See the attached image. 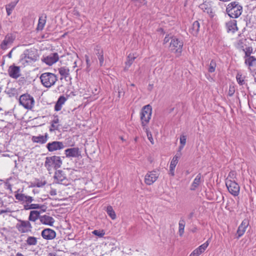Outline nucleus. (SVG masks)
Masks as SVG:
<instances>
[{
  "label": "nucleus",
  "mask_w": 256,
  "mask_h": 256,
  "mask_svg": "<svg viewBox=\"0 0 256 256\" xmlns=\"http://www.w3.org/2000/svg\"><path fill=\"white\" fill-rule=\"evenodd\" d=\"M18 1L19 0H16L6 6V10L8 16H10L12 14L13 9L18 3Z\"/></svg>",
  "instance_id": "c756f323"
},
{
  "label": "nucleus",
  "mask_w": 256,
  "mask_h": 256,
  "mask_svg": "<svg viewBox=\"0 0 256 256\" xmlns=\"http://www.w3.org/2000/svg\"><path fill=\"white\" fill-rule=\"evenodd\" d=\"M48 137V134L46 133L44 136L40 135L38 136H33L32 138V140L34 142L44 144L47 142Z\"/></svg>",
  "instance_id": "5701e85b"
},
{
  "label": "nucleus",
  "mask_w": 256,
  "mask_h": 256,
  "mask_svg": "<svg viewBox=\"0 0 256 256\" xmlns=\"http://www.w3.org/2000/svg\"><path fill=\"white\" fill-rule=\"evenodd\" d=\"M40 78L42 84L47 88L54 86L58 80V77L56 74L48 72L42 73Z\"/></svg>",
  "instance_id": "7ed1b4c3"
},
{
  "label": "nucleus",
  "mask_w": 256,
  "mask_h": 256,
  "mask_svg": "<svg viewBox=\"0 0 256 256\" xmlns=\"http://www.w3.org/2000/svg\"><path fill=\"white\" fill-rule=\"evenodd\" d=\"M199 7L204 12L207 13L210 16H213V12L212 11L211 5L209 2H206L200 4Z\"/></svg>",
  "instance_id": "4be33fe9"
},
{
  "label": "nucleus",
  "mask_w": 256,
  "mask_h": 256,
  "mask_svg": "<svg viewBox=\"0 0 256 256\" xmlns=\"http://www.w3.org/2000/svg\"><path fill=\"white\" fill-rule=\"evenodd\" d=\"M152 114V108L150 104L144 106L140 112V120L143 128L148 127Z\"/></svg>",
  "instance_id": "39448f33"
},
{
  "label": "nucleus",
  "mask_w": 256,
  "mask_h": 256,
  "mask_svg": "<svg viewBox=\"0 0 256 256\" xmlns=\"http://www.w3.org/2000/svg\"><path fill=\"white\" fill-rule=\"evenodd\" d=\"M38 57L39 56L36 50L27 49L20 55V62L25 66L36 62Z\"/></svg>",
  "instance_id": "f257e3e1"
},
{
  "label": "nucleus",
  "mask_w": 256,
  "mask_h": 256,
  "mask_svg": "<svg viewBox=\"0 0 256 256\" xmlns=\"http://www.w3.org/2000/svg\"><path fill=\"white\" fill-rule=\"evenodd\" d=\"M136 58V56H134V54H130L127 58V60L126 62V64L128 67H130L131 64H132L133 62Z\"/></svg>",
  "instance_id": "58836bf2"
},
{
  "label": "nucleus",
  "mask_w": 256,
  "mask_h": 256,
  "mask_svg": "<svg viewBox=\"0 0 256 256\" xmlns=\"http://www.w3.org/2000/svg\"><path fill=\"white\" fill-rule=\"evenodd\" d=\"M183 47V42L182 40L176 37H172L169 46L170 50L173 53L176 54L179 56L182 52Z\"/></svg>",
  "instance_id": "423d86ee"
},
{
  "label": "nucleus",
  "mask_w": 256,
  "mask_h": 256,
  "mask_svg": "<svg viewBox=\"0 0 256 256\" xmlns=\"http://www.w3.org/2000/svg\"><path fill=\"white\" fill-rule=\"evenodd\" d=\"M236 178V172H230L226 179H230L233 180H235Z\"/></svg>",
  "instance_id": "8fccbe9b"
},
{
  "label": "nucleus",
  "mask_w": 256,
  "mask_h": 256,
  "mask_svg": "<svg viewBox=\"0 0 256 256\" xmlns=\"http://www.w3.org/2000/svg\"><path fill=\"white\" fill-rule=\"evenodd\" d=\"M174 168H172H172H170V174L172 176H174Z\"/></svg>",
  "instance_id": "bf43d9fd"
},
{
  "label": "nucleus",
  "mask_w": 256,
  "mask_h": 256,
  "mask_svg": "<svg viewBox=\"0 0 256 256\" xmlns=\"http://www.w3.org/2000/svg\"><path fill=\"white\" fill-rule=\"evenodd\" d=\"M97 52L96 54L98 56V58L100 61V66H102L104 62V58L103 56V51L102 50H96Z\"/></svg>",
  "instance_id": "4c0bfd02"
},
{
  "label": "nucleus",
  "mask_w": 256,
  "mask_h": 256,
  "mask_svg": "<svg viewBox=\"0 0 256 256\" xmlns=\"http://www.w3.org/2000/svg\"><path fill=\"white\" fill-rule=\"evenodd\" d=\"M160 173L156 170L148 172L145 176L144 182L146 184L150 186L153 184L158 178Z\"/></svg>",
  "instance_id": "9d476101"
},
{
  "label": "nucleus",
  "mask_w": 256,
  "mask_h": 256,
  "mask_svg": "<svg viewBox=\"0 0 256 256\" xmlns=\"http://www.w3.org/2000/svg\"><path fill=\"white\" fill-rule=\"evenodd\" d=\"M184 146V145L180 144V146L178 148V152H180V151L183 149ZM179 154H181L180 152Z\"/></svg>",
  "instance_id": "052dcab7"
},
{
  "label": "nucleus",
  "mask_w": 256,
  "mask_h": 256,
  "mask_svg": "<svg viewBox=\"0 0 256 256\" xmlns=\"http://www.w3.org/2000/svg\"><path fill=\"white\" fill-rule=\"evenodd\" d=\"M26 244L28 246H36L38 244L37 238L33 236H28L26 240Z\"/></svg>",
  "instance_id": "7c9ffc66"
},
{
  "label": "nucleus",
  "mask_w": 256,
  "mask_h": 256,
  "mask_svg": "<svg viewBox=\"0 0 256 256\" xmlns=\"http://www.w3.org/2000/svg\"><path fill=\"white\" fill-rule=\"evenodd\" d=\"M226 11L228 15L232 18H238L242 12V7L238 2L230 3L226 7Z\"/></svg>",
  "instance_id": "20e7f679"
},
{
  "label": "nucleus",
  "mask_w": 256,
  "mask_h": 256,
  "mask_svg": "<svg viewBox=\"0 0 256 256\" xmlns=\"http://www.w3.org/2000/svg\"><path fill=\"white\" fill-rule=\"evenodd\" d=\"M66 100V98L64 96H60L58 98L56 102L58 104H59L62 106V104H64V103L65 102Z\"/></svg>",
  "instance_id": "09e8293b"
},
{
  "label": "nucleus",
  "mask_w": 256,
  "mask_h": 256,
  "mask_svg": "<svg viewBox=\"0 0 256 256\" xmlns=\"http://www.w3.org/2000/svg\"><path fill=\"white\" fill-rule=\"evenodd\" d=\"M170 38L172 39V38L169 37L168 35L166 36L164 40V44L168 43L170 41Z\"/></svg>",
  "instance_id": "6e6d98bb"
},
{
  "label": "nucleus",
  "mask_w": 256,
  "mask_h": 256,
  "mask_svg": "<svg viewBox=\"0 0 256 256\" xmlns=\"http://www.w3.org/2000/svg\"><path fill=\"white\" fill-rule=\"evenodd\" d=\"M2 194L0 192V195ZM0 202H2V198H0Z\"/></svg>",
  "instance_id": "338daca9"
},
{
  "label": "nucleus",
  "mask_w": 256,
  "mask_h": 256,
  "mask_svg": "<svg viewBox=\"0 0 256 256\" xmlns=\"http://www.w3.org/2000/svg\"><path fill=\"white\" fill-rule=\"evenodd\" d=\"M256 58L253 56L244 57V63L248 66V68L251 70V67L254 66L256 64Z\"/></svg>",
  "instance_id": "b1692460"
},
{
  "label": "nucleus",
  "mask_w": 256,
  "mask_h": 256,
  "mask_svg": "<svg viewBox=\"0 0 256 256\" xmlns=\"http://www.w3.org/2000/svg\"><path fill=\"white\" fill-rule=\"evenodd\" d=\"M14 196L16 198L23 203H31L34 200L32 196H26L24 194L16 192Z\"/></svg>",
  "instance_id": "f3484780"
},
{
  "label": "nucleus",
  "mask_w": 256,
  "mask_h": 256,
  "mask_svg": "<svg viewBox=\"0 0 256 256\" xmlns=\"http://www.w3.org/2000/svg\"><path fill=\"white\" fill-rule=\"evenodd\" d=\"M92 234L95 236H98L99 238H102L105 234V232L104 230H94L92 232Z\"/></svg>",
  "instance_id": "a19ab883"
},
{
  "label": "nucleus",
  "mask_w": 256,
  "mask_h": 256,
  "mask_svg": "<svg viewBox=\"0 0 256 256\" xmlns=\"http://www.w3.org/2000/svg\"><path fill=\"white\" fill-rule=\"evenodd\" d=\"M16 89L14 88H8L6 90V92L9 94L10 96H14L16 94Z\"/></svg>",
  "instance_id": "49530a36"
},
{
  "label": "nucleus",
  "mask_w": 256,
  "mask_h": 256,
  "mask_svg": "<svg viewBox=\"0 0 256 256\" xmlns=\"http://www.w3.org/2000/svg\"><path fill=\"white\" fill-rule=\"evenodd\" d=\"M200 24L198 21L194 22L192 28L190 30V32L194 36H196L200 30Z\"/></svg>",
  "instance_id": "cd10ccee"
},
{
  "label": "nucleus",
  "mask_w": 256,
  "mask_h": 256,
  "mask_svg": "<svg viewBox=\"0 0 256 256\" xmlns=\"http://www.w3.org/2000/svg\"><path fill=\"white\" fill-rule=\"evenodd\" d=\"M14 39L15 37L12 34H8L2 40L0 44V48L3 50L8 49L12 46Z\"/></svg>",
  "instance_id": "ddd939ff"
},
{
  "label": "nucleus",
  "mask_w": 256,
  "mask_h": 256,
  "mask_svg": "<svg viewBox=\"0 0 256 256\" xmlns=\"http://www.w3.org/2000/svg\"><path fill=\"white\" fill-rule=\"evenodd\" d=\"M54 179L56 183L64 186H68L69 184L68 179L61 170H58L55 172Z\"/></svg>",
  "instance_id": "9b49d317"
},
{
  "label": "nucleus",
  "mask_w": 256,
  "mask_h": 256,
  "mask_svg": "<svg viewBox=\"0 0 256 256\" xmlns=\"http://www.w3.org/2000/svg\"><path fill=\"white\" fill-rule=\"evenodd\" d=\"M246 42V38H242L238 40L236 44V46L238 48H244V42Z\"/></svg>",
  "instance_id": "37998d69"
},
{
  "label": "nucleus",
  "mask_w": 256,
  "mask_h": 256,
  "mask_svg": "<svg viewBox=\"0 0 256 256\" xmlns=\"http://www.w3.org/2000/svg\"><path fill=\"white\" fill-rule=\"evenodd\" d=\"M50 194L51 196H56V190L55 189H52Z\"/></svg>",
  "instance_id": "4d7b16f0"
},
{
  "label": "nucleus",
  "mask_w": 256,
  "mask_h": 256,
  "mask_svg": "<svg viewBox=\"0 0 256 256\" xmlns=\"http://www.w3.org/2000/svg\"><path fill=\"white\" fill-rule=\"evenodd\" d=\"M42 207V205L40 204H35L31 203H26L24 205V209L26 210H29L32 209H39Z\"/></svg>",
  "instance_id": "c85d7f7f"
},
{
  "label": "nucleus",
  "mask_w": 256,
  "mask_h": 256,
  "mask_svg": "<svg viewBox=\"0 0 256 256\" xmlns=\"http://www.w3.org/2000/svg\"><path fill=\"white\" fill-rule=\"evenodd\" d=\"M106 212L108 214L112 220H115L116 218V214L112 206H108L106 208Z\"/></svg>",
  "instance_id": "c9c22d12"
},
{
  "label": "nucleus",
  "mask_w": 256,
  "mask_h": 256,
  "mask_svg": "<svg viewBox=\"0 0 256 256\" xmlns=\"http://www.w3.org/2000/svg\"><path fill=\"white\" fill-rule=\"evenodd\" d=\"M48 256H56V254L54 253H50Z\"/></svg>",
  "instance_id": "69168bd1"
},
{
  "label": "nucleus",
  "mask_w": 256,
  "mask_h": 256,
  "mask_svg": "<svg viewBox=\"0 0 256 256\" xmlns=\"http://www.w3.org/2000/svg\"><path fill=\"white\" fill-rule=\"evenodd\" d=\"M185 224V220L184 219L181 218L178 223V233L180 236H182L184 233Z\"/></svg>",
  "instance_id": "72a5a7b5"
},
{
  "label": "nucleus",
  "mask_w": 256,
  "mask_h": 256,
  "mask_svg": "<svg viewBox=\"0 0 256 256\" xmlns=\"http://www.w3.org/2000/svg\"><path fill=\"white\" fill-rule=\"evenodd\" d=\"M59 60V56L58 53L54 52L48 56L44 57L42 61L48 66H52L56 62Z\"/></svg>",
  "instance_id": "f8f14e48"
},
{
  "label": "nucleus",
  "mask_w": 256,
  "mask_h": 256,
  "mask_svg": "<svg viewBox=\"0 0 256 256\" xmlns=\"http://www.w3.org/2000/svg\"><path fill=\"white\" fill-rule=\"evenodd\" d=\"M201 174H198L194 179L192 183L190 186V190H194L196 189L198 186L201 184Z\"/></svg>",
  "instance_id": "393cba45"
},
{
  "label": "nucleus",
  "mask_w": 256,
  "mask_h": 256,
  "mask_svg": "<svg viewBox=\"0 0 256 256\" xmlns=\"http://www.w3.org/2000/svg\"><path fill=\"white\" fill-rule=\"evenodd\" d=\"M216 67V62L214 60H212L208 68V70L210 72H213L215 71Z\"/></svg>",
  "instance_id": "ea45409f"
},
{
  "label": "nucleus",
  "mask_w": 256,
  "mask_h": 256,
  "mask_svg": "<svg viewBox=\"0 0 256 256\" xmlns=\"http://www.w3.org/2000/svg\"><path fill=\"white\" fill-rule=\"evenodd\" d=\"M118 97H120L122 94H124V92L122 90V89H120V88H118Z\"/></svg>",
  "instance_id": "13d9d810"
},
{
  "label": "nucleus",
  "mask_w": 256,
  "mask_h": 256,
  "mask_svg": "<svg viewBox=\"0 0 256 256\" xmlns=\"http://www.w3.org/2000/svg\"><path fill=\"white\" fill-rule=\"evenodd\" d=\"M226 26L228 32H234L235 31L237 30L236 22L235 20H230L228 22Z\"/></svg>",
  "instance_id": "bb28decb"
},
{
  "label": "nucleus",
  "mask_w": 256,
  "mask_h": 256,
  "mask_svg": "<svg viewBox=\"0 0 256 256\" xmlns=\"http://www.w3.org/2000/svg\"><path fill=\"white\" fill-rule=\"evenodd\" d=\"M242 50L245 53L244 57L250 56V54H252L253 52V49L251 46L246 47V48H243Z\"/></svg>",
  "instance_id": "c03bdc74"
},
{
  "label": "nucleus",
  "mask_w": 256,
  "mask_h": 256,
  "mask_svg": "<svg viewBox=\"0 0 256 256\" xmlns=\"http://www.w3.org/2000/svg\"><path fill=\"white\" fill-rule=\"evenodd\" d=\"M64 148V146L62 142L54 141L46 144V148L50 152L60 150L63 149Z\"/></svg>",
  "instance_id": "4468645a"
},
{
  "label": "nucleus",
  "mask_w": 256,
  "mask_h": 256,
  "mask_svg": "<svg viewBox=\"0 0 256 256\" xmlns=\"http://www.w3.org/2000/svg\"><path fill=\"white\" fill-rule=\"evenodd\" d=\"M62 106H61L60 104H58L56 102L55 106H54V110L58 112V111L62 109Z\"/></svg>",
  "instance_id": "603ef678"
},
{
  "label": "nucleus",
  "mask_w": 256,
  "mask_h": 256,
  "mask_svg": "<svg viewBox=\"0 0 256 256\" xmlns=\"http://www.w3.org/2000/svg\"><path fill=\"white\" fill-rule=\"evenodd\" d=\"M226 185L228 192L233 196H237L240 193V188L239 185L236 182L230 179H226Z\"/></svg>",
  "instance_id": "6e6552de"
},
{
  "label": "nucleus",
  "mask_w": 256,
  "mask_h": 256,
  "mask_svg": "<svg viewBox=\"0 0 256 256\" xmlns=\"http://www.w3.org/2000/svg\"><path fill=\"white\" fill-rule=\"evenodd\" d=\"M59 119L57 116H54V119L52 120L51 123V127L50 130H52V128L53 130H58L59 128V125L58 124L59 122Z\"/></svg>",
  "instance_id": "473e14b6"
},
{
  "label": "nucleus",
  "mask_w": 256,
  "mask_h": 256,
  "mask_svg": "<svg viewBox=\"0 0 256 256\" xmlns=\"http://www.w3.org/2000/svg\"><path fill=\"white\" fill-rule=\"evenodd\" d=\"M46 22V16H42L39 18L36 30H43Z\"/></svg>",
  "instance_id": "2f4dec72"
},
{
  "label": "nucleus",
  "mask_w": 256,
  "mask_h": 256,
  "mask_svg": "<svg viewBox=\"0 0 256 256\" xmlns=\"http://www.w3.org/2000/svg\"><path fill=\"white\" fill-rule=\"evenodd\" d=\"M60 74L64 76L66 78L69 75V70L66 67H62L58 69Z\"/></svg>",
  "instance_id": "e433bc0d"
},
{
  "label": "nucleus",
  "mask_w": 256,
  "mask_h": 256,
  "mask_svg": "<svg viewBox=\"0 0 256 256\" xmlns=\"http://www.w3.org/2000/svg\"><path fill=\"white\" fill-rule=\"evenodd\" d=\"M40 220L42 224L49 226H52L55 222L52 217L46 214L41 216Z\"/></svg>",
  "instance_id": "a211bd4d"
},
{
  "label": "nucleus",
  "mask_w": 256,
  "mask_h": 256,
  "mask_svg": "<svg viewBox=\"0 0 256 256\" xmlns=\"http://www.w3.org/2000/svg\"><path fill=\"white\" fill-rule=\"evenodd\" d=\"M62 164V160L60 156H48L46 158L44 162V166L48 171L49 173H51L52 170H56L60 168Z\"/></svg>",
  "instance_id": "f03ea898"
},
{
  "label": "nucleus",
  "mask_w": 256,
  "mask_h": 256,
  "mask_svg": "<svg viewBox=\"0 0 256 256\" xmlns=\"http://www.w3.org/2000/svg\"><path fill=\"white\" fill-rule=\"evenodd\" d=\"M85 58H86V70L88 72L90 70V66L91 64H90V60L88 55H85Z\"/></svg>",
  "instance_id": "de8ad7c7"
},
{
  "label": "nucleus",
  "mask_w": 256,
  "mask_h": 256,
  "mask_svg": "<svg viewBox=\"0 0 256 256\" xmlns=\"http://www.w3.org/2000/svg\"><path fill=\"white\" fill-rule=\"evenodd\" d=\"M16 229L20 233H27L30 232L32 226L29 220H18V222L16 226Z\"/></svg>",
  "instance_id": "1a4fd4ad"
},
{
  "label": "nucleus",
  "mask_w": 256,
  "mask_h": 256,
  "mask_svg": "<svg viewBox=\"0 0 256 256\" xmlns=\"http://www.w3.org/2000/svg\"><path fill=\"white\" fill-rule=\"evenodd\" d=\"M46 184L45 182H36V186L38 188L42 187Z\"/></svg>",
  "instance_id": "864d4df0"
},
{
  "label": "nucleus",
  "mask_w": 256,
  "mask_h": 256,
  "mask_svg": "<svg viewBox=\"0 0 256 256\" xmlns=\"http://www.w3.org/2000/svg\"><path fill=\"white\" fill-rule=\"evenodd\" d=\"M144 130H146L148 140L150 141L151 144H154V141L152 136V134L151 132L148 130V128L146 127V128H144Z\"/></svg>",
  "instance_id": "a18cd8bd"
},
{
  "label": "nucleus",
  "mask_w": 256,
  "mask_h": 256,
  "mask_svg": "<svg viewBox=\"0 0 256 256\" xmlns=\"http://www.w3.org/2000/svg\"><path fill=\"white\" fill-rule=\"evenodd\" d=\"M180 144L185 145L186 141V136L184 135H182L180 136Z\"/></svg>",
  "instance_id": "3c124183"
},
{
  "label": "nucleus",
  "mask_w": 256,
  "mask_h": 256,
  "mask_svg": "<svg viewBox=\"0 0 256 256\" xmlns=\"http://www.w3.org/2000/svg\"><path fill=\"white\" fill-rule=\"evenodd\" d=\"M41 216H40V212L37 210H32L30 212V215L28 216V220L34 222L38 219L40 220V218Z\"/></svg>",
  "instance_id": "a878e982"
},
{
  "label": "nucleus",
  "mask_w": 256,
  "mask_h": 256,
  "mask_svg": "<svg viewBox=\"0 0 256 256\" xmlns=\"http://www.w3.org/2000/svg\"><path fill=\"white\" fill-rule=\"evenodd\" d=\"M14 49V48L11 50L9 53L8 54V56L9 58H12V50H13Z\"/></svg>",
  "instance_id": "680f3d73"
},
{
  "label": "nucleus",
  "mask_w": 256,
  "mask_h": 256,
  "mask_svg": "<svg viewBox=\"0 0 256 256\" xmlns=\"http://www.w3.org/2000/svg\"><path fill=\"white\" fill-rule=\"evenodd\" d=\"M238 82L240 85H243L244 84V77L240 73H238L236 76Z\"/></svg>",
  "instance_id": "79ce46f5"
},
{
  "label": "nucleus",
  "mask_w": 256,
  "mask_h": 256,
  "mask_svg": "<svg viewBox=\"0 0 256 256\" xmlns=\"http://www.w3.org/2000/svg\"><path fill=\"white\" fill-rule=\"evenodd\" d=\"M19 102L25 108L30 110L34 106V100L30 94H25L20 96Z\"/></svg>",
  "instance_id": "0eeeda50"
},
{
  "label": "nucleus",
  "mask_w": 256,
  "mask_h": 256,
  "mask_svg": "<svg viewBox=\"0 0 256 256\" xmlns=\"http://www.w3.org/2000/svg\"><path fill=\"white\" fill-rule=\"evenodd\" d=\"M180 154H177L174 156L170 162V168H172H172H175L176 164H178V158L180 157Z\"/></svg>",
  "instance_id": "f704fd0d"
},
{
  "label": "nucleus",
  "mask_w": 256,
  "mask_h": 256,
  "mask_svg": "<svg viewBox=\"0 0 256 256\" xmlns=\"http://www.w3.org/2000/svg\"><path fill=\"white\" fill-rule=\"evenodd\" d=\"M11 210L9 208H7L6 210H2L0 211V214H2L4 213H8V212H10Z\"/></svg>",
  "instance_id": "5fc2aeb1"
},
{
  "label": "nucleus",
  "mask_w": 256,
  "mask_h": 256,
  "mask_svg": "<svg viewBox=\"0 0 256 256\" xmlns=\"http://www.w3.org/2000/svg\"><path fill=\"white\" fill-rule=\"evenodd\" d=\"M41 235L43 238L45 240H52L56 238V232L52 229L46 228L42 232Z\"/></svg>",
  "instance_id": "dca6fc26"
},
{
  "label": "nucleus",
  "mask_w": 256,
  "mask_h": 256,
  "mask_svg": "<svg viewBox=\"0 0 256 256\" xmlns=\"http://www.w3.org/2000/svg\"><path fill=\"white\" fill-rule=\"evenodd\" d=\"M248 225L249 222L248 220L244 219L242 220V222L239 226L238 229L237 230L238 238H240L244 234Z\"/></svg>",
  "instance_id": "6ab92c4d"
},
{
  "label": "nucleus",
  "mask_w": 256,
  "mask_h": 256,
  "mask_svg": "<svg viewBox=\"0 0 256 256\" xmlns=\"http://www.w3.org/2000/svg\"><path fill=\"white\" fill-rule=\"evenodd\" d=\"M10 76L14 78H17L20 76V67L15 66H11L8 70Z\"/></svg>",
  "instance_id": "aec40b11"
},
{
  "label": "nucleus",
  "mask_w": 256,
  "mask_h": 256,
  "mask_svg": "<svg viewBox=\"0 0 256 256\" xmlns=\"http://www.w3.org/2000/svg\"><path fill=\"white\" fill-rule=\"evenodd\" d=\"M208 240L200 246L198 248L195 249L190 255V256H199L202 254L208 246Z\"/></svg>",
  "instance_id": "412c9836"
},
{
  "label": "nucleus",
  "mask_w": 256,
  "mask_h": 256,
  "mask_svg": "<svg viewBox=\"0 0 256 256\" xmlns=\"http://www.w3.org/2000/svg\"><path fill=\"white\" fill-rule=\"evenodd\" d=\"M193 214H194V213L193 212H190L188 216V218L190 219L192 218V217L193 216Z\"/></svg>",
  "instance_id": "e2e57ef3"
},
{
  "label": "nucleus",
  "mask_w": 256,
  "mask_h": 256,
  "mask_svg": "<svg viewBox=\"0 0 256 256\" xmlns=\"http://www.w3.org/2000/svg\"><path fill=\"white\" fill-rule=\"evenodd\" d=\"M64 154L67 158H78L81 155L80 148L78 147L66 149Z\"/></svg>",
  "instance_id": "2eb2a0df"
},
{
  "label": "nucleus",
  "mask_w": 256,
  "mask_h": 256,
  "mask_svg": "<svg viewBox=\"0 0 256 256\" xmlns=\"http://www.w3.org/2000/svg\"><path fill=\"white\" fill-rule=\"evenodd\" d=\"M16 256H24L22 254H21L20 252H18L16 254Z\"/></svg>",
  "instance_id": "0e129e2a"
}]
</instances>
